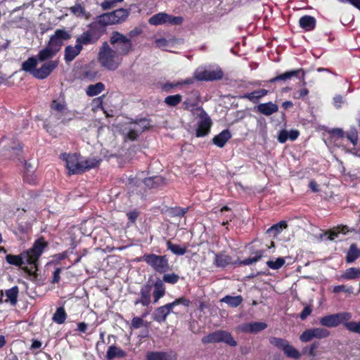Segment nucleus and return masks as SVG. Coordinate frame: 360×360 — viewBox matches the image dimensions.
<instances>
[{
    "mask_svg": "<svg viewBox=\"0 0 360 360\" xmlns=\"http://www.w3.org/2000/svg\"><path fill=\"white\" fill-rule=\"evenodd\" d=\"M342 291L347 292V293H352L353 292V288L352 286L346 288L345 285H336L333 288V292L335 293H338V292H340Z\"/></svg>",
    "mask_w": 360,
    "mask_h": 360,
    "instance_id": "60",
    "label": "nucleus"
},
{
    "mask_svg": "<svg viewBox=\"0 0 360 360\" xmlns=\"http://www.w3.org/2000/svg\"><path fill=\"white\" fill-rule=\"evenodd\" d=\"M1 144L4 148L2 155L7 159H13L18 156L22 148L21 143L16 140L3 141Z\"/></svg>",
    "mask_w": 360,
    "mask_h": 360,
    "instance_id": "14",
    "label": "nucleus"
},
{
    "mask_svg": "<svg viewBox=\"0 0 360 360\" xmlns=\"http://www.w3.org/2000/svg\"><path fill=\"white\" fill-rule=\"evenodd\" d=\"M283 351L285 353V354L290 358L298 359L301 356V354L300 353V352L297 349H296L293 346L290 345L289 342L286 344Z\"/></svg>",
    "mask_w": 360,
    "mask_h": 360,
    "instance_id": "43",
    "label": "nucleus"
},
{
    "mask_svg": "<svg viewBox=\"0 0 360 360\" xmlns=\"http://www.w3.org/2000/svg\"><path fill=\"white\" fill-rule=\"evenodd\" d=\"M67 317L66 312L65 309L63 307L57 308L56 312L54 313L52 320L53 322L62 324L65 322Z\"/></svg>",
    "mask_w": 360,
    "mask_h": 360,
    "instance_id": "42",
    "label": "nucleus"
},
{
    "mask_svg": "<svg viewBox=\"0 0 360 360\" xmlns=\"http://www.w3.org/2000/svg\"><path fill=\"white\" fill-rule=\"evenodd\" d=\"M172 311L173 309L169 303L160 307L154 311L153 314V319L158 323L164 322L165 321L167 316Z\"/></svg>",
    "mask_w": 360,
    "mask_h": 360,
    "instance_id": "22",
    "label": "nucleus"
},
{
    "mask_svg": "<svg viewBox=\"0 0 360 360\" xmlns=\"http://www.w3.org/2000/svg\"><path fill=\"white\" fill-rule=\"evenodd\" d=\"M190 303L191 302L188 300L184 297H179L178 299H176L174 302L169 303V304H171V307L173 309L175 306L179 304H182L185 307H188Z\"/></svg>",
    "mask_w": 360,
    "mask_h": 360,
    "instance_id": "58",
    "label": "nucleus"
},
{
    "mask_svg": "<svg viewBox=\"0 0 360 360\" xmlns=\"http://www.w3.org/2000/svg\"><path fill=\"white\" fill-rule=\"evenodd\" d=\"M267 324L264 322H251L241 325L240 328L241 331L248 333H257L265 330Z\"/></svg>",
    "mask_w": 360,
    "mask_h": 360,
    "instance_id": "21",
    "label": "nucleus"
},
{
    "mask_svg": "<svg viewBox=\"0 0 360 360\" xmlns=\"http://www.w3.org/2000/svg\"><path fill=\"white\" fill-rule=\"evenodd\" d=\"M224 76L222 70L219 68L199 67L194 72V78L198 81H214L221 79Z\"/></svg>",
    "mask_w": 360,
    "mask_h": 360,
    "instance_id": "9",
    "label": "nucleus"
},
{
    "mask_svg": "<svg viewBox=\"0 0 360 360\" xmlns=\"http://www.w3.org/2000/svg\"><path fill=\"white\" fill-rule=\"evenodd\" d=\"M124 0H105L101 4V7L103 10H110L114 8L117 3L122 2Z\"/></svg>",
    "mask_w": 360,
    "mask_h": 360,
    "instance_id": "56",
    "label": "nucleus"
},
{
    "mask_svg": "<svg viewBox=\"0 0 360 360\" xmlns=\"http://www.w3.org/2000/svg\"><path fill=\"white\" fill-rule=\"evenodd\" d=\"M181 99L182 96L180 94H176L167 96L165 102L169 106H176L181 101Z\"/></svg>",
    "mask_w": 360,
    "mask_h": 360,
    "instance_id": "47",
    "label": "nucleus"
},
{
    "mask_svg": "<svg viewBox=\"0 0 360 360\" xmlns=\"http://www.w3.org/2000/svg\"><path fill=\"white\" fill-rule=\"evenodd\" d=\"M125 356L126 352L115 345L110 346L106 353V358L108 360L113 359L114 358H122Z\"/></svg>",
    "mask_w": 360,
    "mask_h": 360,
    "instance_id": "33",
    "label": "nucleus"
},
{
    "mask_svg": "<svg viewBox=\"0 0 360 360\" xmlns=\"http://www.w3.org/2000/svg\"><path fill=\"white\" fill-rule=\"evenodd\" d=\"M334 105L337 108H341L342 105L345 103L343 97L340 95H336L333 98Z\"/></svg>",
    "mask_w": 360,
    "mask_h": 360,
    "instance_id": "63",
    "label": "nucleus"
},
{
    "mask_svg": "<svg viewBox=\"0 0 360 360\" xmlns=\"http://www.w3.org/2000/svg\"><path fill=\"white\" fill-rule=\"evenodd\" d=\"M59 61L58 60H50L45 62L42 65L37 68L34 77L38 79H44L47 78L51 73L58 66Z\"/></svg>",
    "mask_w": 360,
    "mask_h": 360,
    "instance_id": "16",
    "label": "nucleus"
},
{
    "mask_svg": "<svg viewBox=\"0 0 360 360\" xmlns=\"http://www.w3.org/2000/svg\"><path fill=\"white\" fill-rule=\"evenodd\" d=\"M264 252L262 250L255 252V256L253 257L246 258L240 262V264L250 265L259 261L263 256Z\"/></svg>",
    "mask_w": 360,
    "mask_h": 360,
    "instance_id": "49",
    "label": "nucleus"
},
{
    "mask_svg": "<svg viewBox=\"0 0 360 360\" xmlns=\"http://www.w3.org/2000/svg\"><path fill=\"white\" fill-rule=\"evenodd\" d=\"M64 160L66 163V167L69 170L70 174H81L82 173V162L79 155L77 154L63 155Z\"/></svg>",
    "mask_w": 360,
    "mask_h": 360,
    "instance_id": "17",
    "label": "nucleus"
},
{
    "mask_svg": "<svg viewBox=\"0 0 360 360\" xmlns=\"http://www.w3.org/2000/svg\"><path fill=\"white\" fill-rule=\"evenodd\" d=\"M351 319L352 314L350 313L340 312L323 316L319 319V323L323 326L334 328L340 324L345 326V322L349 321Z\"/></svg>",
    "mask_w": 360,
    "mask_h": 360,
    "instance_id": "10",
    "label": "nucleus"
},
{
    "mask_svg": "<svg viewBox=\"0 0 360 360\" xmlns=\"http://www.w3.org/2000/svg\"><path fill=\"white\" fill-rule=\"evenodd\" d=\"M82 49L78 45H68L65 48L64 60L66 63L72 61L77 56L79 55Z\"/></svg>",
    "mask_w": 360,
    "mask_h": 360,
    "instance_id": "25",
    "label": "nucleus"
},
{
    "mask_svg": "<svg viewBox=\"0 0 360 360\" xmlns=\"http://www.w3.org/2000/svg\"><path fill=\"white\" fill-rule=\"evenodd\" d=\"M70 37L71 35L66 30L58 29L50 37L47 45L58 53L63 45V41L70 39Z\"/></svg>",
    "mask_w": 360,
    "mask_h": 360,
    "instance_id": "13",
    "label": "nucleus"
},
{
    "mask_svg": "<svg viewBox=\"0 0 360 360\" xmlns=\"http://www.w3.org/2000/svg\"><path fill=\"white\" fill-rule=\"evenodd\" d=\"M285 261L282 257L277 258L275 261L269 260L266 262V265L271 268V269H280L284 264Z\"/></svg>",
    "mask_w": 360,
    "mask_h": 360,
    "instance_id": "53",
    "label": "nucleus"
},
{
    "mask_svg": "<svg viewBox=\"0 0 360 360\" xmlns=\"http://www.w3.org/2000/svg\"><path fill=\"white\" fill-rule=\"evenodd\" d=\"M314 338H315L312 328L304 330L300 336V340L302 342H308Z\"/></svg>",
    "mask_w": 360,
    "mask_h": 360,
    "instance_id": "54",
    "label": "nucleus"
},
{
    "mask_svg": "<svg viewBox=\"0 0 360 360\" xmlns=\"http://www.w3.org/2000/svg\"><path fill=\"white\" fill-rule=\"evenodd\" d=\"M74 113L70 110H67L64 111H51L50 120H56V121H60L59 123L63 124H68L70 121L73 120ZM58 124V123L56 124Z\"/></svg>",
    "mask_w": 360,
    "mask_h": 360,
    "instance_id": "20",
    "label": "nucleus"
},
{
    "mask_svg": "<svg viewBox=\"0 0 360 360\" xmlns=\"http://www.w3.org/2000/svg\"><path fill=\"white\" fill-rule=\"evenodd\" d=\"M268 91H252L245 96L249 100L254 103H257L259 98L266 95Z\"/></svg>",
    "mask_w": 360,
    "mask_h": 360,
    "instance_id": "55",
    "label": "nucleus"
},
{
    "mask_svg": "<svg viewBox=\"0 0 360 360\" xmlns=\"http://www.w3.org/2000/svg\"><path fill=\"white\" fill-rule=\"evenodd\" d=\"M152 285L145 284L140 290V297L134 301V304H141L143 307H148L151 303Z\"/></svg>",
    "mask_w": 360,
    "mask_h": 360,
    "instance_id": "19",
    "label": "nucleus"
},
{
    "mask_svg": "<svg viewBox=\"0 0 360 360\" xmlns=\"http://www.w3.org/2000/svg\"><path fill=\"white\" fill-rule=\"evenodd\" d=\"M99 160L95 158H91L85 160H81L82 166H85L82 167V172L86 171V169H89L91 168H94L97 167L99 164Z\"/></svg>",
    "mask_w": 360,
    "mask_h": 360,
    "instance_id": "45",
    "label": "nucleus"
},
{
    "mask_svg": "<svg viewBox=\"0 0 360 360\" xmlns=\"http://www.w3.org/2000/svg\"><path fill=\"white\" fill-rule=\"evenodd\" d=\"M139 261L145 262L155 271L160 274H165L170 269L168 259L165 255H158L153 253L145 254L139 259Z\"/></svg>",
    "mask_w": 360,
    "mask_h": 360,
    "instance_id": "5",
    "label": "nucleus"
},
{
    "mask_svg": "<svg viewBox=\"0 0 360 360\" xmlns=\"http://www.w3.org/2000/svg\"><path fill=\"white\" fill-rule=\"evenodd\" d=\"M300 26L306 31H311L316 26V19L310 15H304L299 20Z\"/></svg>",
    "mask_w": 360,
    "mask_h": 360,
    "instance_id": "32",
    "label": "nucleus"
},
{
    "mask_svg": "<svg viewBox=\"0 0 360 360\" xmlns=\"http://www.w3.org/2000/svg\"><path fill=\"white\" fill-rule=\"evenodd\" d=\"M179 280V276L175 273L172 274H165L162 280L158 279L153 286H154V291H153V302L157 303L158 300L162 297L165 294V287L163 283V282H165L169 284H175Z\"/></svg>",
    "mask_w": 360,
    "mask_h": 360,
    "instance_id": "7",
    "label": "nucleus"
},
{
    "mask_svg": "<svg viewBox=\"0 0 360 360\" xmlns=\"http://www.w3.org/2000/svg\"><path fill=\"white\" fill-rule=\"evenodd\" d=\"M194 79L188 78L185 80H181L177 82H160L158 84V88H161L163 90H169L174 88H181L183 84H191L193 83Z\"/></svg>",
    "mask_w": 360,
    "mask_h": 360,
    "instance_id": "24",
    "label": "nucleus"
},
{
    "mask_svg": "<svg viewBox=\"0 0 360 360\" xmlns=\"http://www.w3.org/2000/svg\"><path fill=\"white\" fill-rule=\"evenodd\" d=\"M100 34L96 33V32L91 28L82 32L76 38V44L83 49L84 46L96 44L100 39Z\"/></svg>",
    "mask_w": 360,
    "mask_h": 360,
    "instance_id": "15",
    "label": "nucleus"
},
{
    "mask_svg": "<svg viewBox=\"0 0 360 360\" xmlns=\"http://www.w3.org/2000/svg\"><path fill=\"white\" fill-rule=\"evenodd\" d=\"M203 343L225 342L230 346L235 347L237 345L231 333L224 330H217L202 339Z\"/></svg>",
    "mask_w": 360,
    "mask_h": 360,
    "instance_id": "11",
    "label": "nucleus"
},
{
    "mask_svg": "<svg viewBox=\"0 0 360 360\" xmlns=\"http://www.w3.org/2000/svg\"><path fill=\"white\" fill-rule=\"evenodd\" d=\"M145 185L148 188H155L165 184V179L161 176H154L141 179L140 177H130L128 179L129 189Z\"/></svg>",
    "mask_w": 360,
    "mask_h": 360,
    "instance_id": "8",
    "label": "nucleus"
},
{
    "mask_svg": "<svg viewBox=\"0 0 360 360\" xmlns=\"http://www.w3.org/2000/svg\"><path fill=\"white\" fill-rule=\"evenodd\" d=\"M314 338L316 339H323L328 338L330 335L328 330L324 328H313Z\"/></svg>",
    "mask_w": 360,
    "mask_h": 360,
    "instance_id": "46",
    "label": "nucleus"
},
{
    "mask_svg": "<svg viewBox=\"0 0 360 360\" xmlns=\"http://www.w3.org/2000/svg\"><path fill=\"white\" fill-rule=\"evenodd\" d=\"M38 61L37 57H30L22 63L21 70L30 73L34 77Z\"/></svg>",
    "mask_w": 360,
    "mask_h": 360,
    "instance_id": "27",
    "label": "nucleus"
},
{
    "mask_svg": "<svg viewBox=\"0 0 360 360\" xmlns=\"http://www.w3.org/2000/svg\"><path fill=\"white\" fill-rule=\"evenodd\" d=\"M329 133L333 136H337L338 138H343L345 136V132L340 128L333 129L329 131Z\"/></svg>",
    "mask_w": 360,
    "mask_h": 360,
    "instance_id": "62",
    "label": "nucleus"
},
{
    "mask_svg": "<svg viewBox=\"0 0 360 360\" xmlns=\"http://www.w3.org/2000/svg\"><path fill=\"white\" fill-rule=\"evenodd\" d=\"M110 42L120 57L127 55L132 51L131 39L118 32L112 33Z\"/></svg>",
    "mask_w": 360,
    "mask_h": 360,
    "instance_id": "6",
    "label": "nucleus"
},
{
    "mask_svg": "<svg viewBox=\"0 0 360 360\" xmlns=\"http://www.w3.org/2000/svg\"><path fill=\"white\" fill-rule=\"evenodd\" d=\"M346 136L349 141L353 144V146H356L358 142V132L355 127H352L346 133Z\"/></svg>",
    "mask_w": 360,
    "mask_h": 360,
    "instance_id": "52",
    "label": "nucleus"
},
{
    "mask_svg": "<svg viewBox=\"0 0 360 360\" xmlns=\"http://www.w3.org/2000/svg\"><path fill=\"white\" fill-rule=\"evenodd\" d=\"M177 353L172 350L150 352L146 355L147 360H177Z\"/></svg>",
    "mask_w": 360,
    "mask_h": 360,
    "instance_id": "18",
    "label": "nucleus"
},
{
    "mask_svg": "<svg viewBox=\"0 0 360 360\" xmlns=\"http://www.w3.org/2000/svg\"><path fill=\"white\" fill-rule=\"evenodd\" d=\"M184 21V19L181 16H172L166 13L162 12L151 16L148 22L153 25H159L162 24L169 25H181Z\"/></svg>",
    "mask_w": 360,
    "mask_h": 360,
    "instance_id": "12",
    "label": "nucleus"
},
{
    "mask_svg": "<svg viewBox=\"0 0 360 360\" xmlns=\"http://www.w3.org/2000/svg\"><path fill=\"white\" fill-rule=\"evenodd\" d=\"M287 227V223L281 221L278 224L273 225L267 230L268 233H272L274 236L280 233L284 229Z\"/></svg>",
    "mask_w": 360,
    "mask_h": 360,
    "instance_id": "44",
    "label": "nucleus"
},
{
    "mask_svg": "<svg viewBox=\"0 0 360 360\" xmlns=\"http://www.w3.org/2000/svg\"><path fill=\"white\" fill-rule=\"evenodd\" d=\"M192 115L195 119H198L195 130L197 137H203L207 136L212 126V120L205 111L200 107L193 108L191 110Z\"/></svg>",
    "mask_w": 360,
    "mask_h": 360,
    "instance_id": "4",
    "label": "nucleus"
},
{
    "mask_svg": "<svg viewBox=\"0 0 360 360\" xmlns=\"http://www.w3.org/2000/svg\"><path fill=\"white\" fill-rule=\"evenodd\" d=\"M112 15V22L114 24L120 23L126 20L129 15V11L127 9L120 8L111 12Z\"/></svg>",
    "mask_w": 360,
    "mask_h": 360,
    "instance_id": "34",
    "label": "nucleus"
},
{
    "mask_svg": "<svg viewBox=\"0 0 360 360\" xmlns=\"http://www.w3.org/2000/svg\"><path fill=\"white\" fill-rule=\"evenodd\" d=\"M51 111H64L67 110V103L65 96L61 93L58 98L54 99L51 104Z\"/></svg>",
    "mask_w": 360,
    "mask_h": 360,
    "instance_id": "30",
    "label": "nucleus"
},
{
    "mask_svg": "<svg viewBox=\"0 0 360 360\" xmlns=\"http://www.w3.org/2000/svg\"><path fill=\"white\" fill-rule=\"evenodd\" d=\"M345 327L350 332L360 334V321L355 322L346 321L345 322Z\"/></svg>",
    "mask_w": 360,
    "mask_h": 360,
    "instance_id": "51",
    "label": "nucleus"
},
{
    "mask_svg": "<svg viewBox=\"0 0 360 360\" xmlns=\"http://www.w3.org/2000/svg\"><path fill=\"white\" fill-rule=\"evenodd\" d=\"M299 134L300 132L297 130H281L278 134V141L281 143H284L288 139L295 141L297 139Z\"/></svg>",
    "mask_w": 360,
    "mask_h": 360,
    "instance_id": "31",
    "label": "nucleus"
},
{
    "mask_svg": "<svg viewBox=\"0 0 360 360\" xmlns=\"http://www.w3.org/2000/svg\"><path fill=\"white\" fill-rule=\"evenodd\" d=\"M46 245V242L43 238H39L34 242L32 248L19 255H7L6 260L8 264L17 266H21L22 264H27L36 267L38 259Z\"/></svg>",
    "mask_w": 360,
    "mask_h": 360,
    "instance_id": "1",
    "label": "nucleus"
},
{
    "mask_svg": "<svg viewBox=\"0 0 360 360\" xmlns=\"http://www.w3.org/2000/svg\"><path fill=\"white\" fill-rule=\"evenodd\" d=\"M166 244L167 249L174 255H184L186 252L187 248L186 246L181 247L179 245L172 243L170 240H167Z\"/></svg>",
    "mask_w": 360,
    "mask_h": 360,
    "instance_id": "41",
    "label": "nucleus"
},
{
    "mask_svg": "<svg viewBox=\"0 0 360 360\" xmlns=\"http://www.w3.org/2000/svg\"><path fill=\"white\" fill-rule=\"evenodd\" d=\"M112 15L111 12L105 13L100 15L96 16L95 18V21L88 25L89 27L93 28L95 27L96 24L100 25L101 26H107L110 25H114L112 22Z\"/></svg>",
    "mask_w": 360,
    "mask_h": 360,
    "instance_id": "23",
    "label": "nucleus"
},
{
    "mask_svg": "<svg viewBox=\"0 0 360 360\" xmlns=\"http://www.w3.org/2000/svg\"><path fill=\"white\" fill-rule=\"evenodd\" d=\"M144 326V321L142 318L135 316L131 320V328L134 329L139 328Z\"/></svg>",
    "mask_w": 360,
    "mask_h": 360,
    "instance_id": "59",
    "label": "nucleus"
},
{
    "mask_svg": "<svg viewBox=\"0 0 360 360\" xmlns=\"http://www.w3.org/2000/svg\"><path fill=\"white\" fill-rule=\"evenodd\" d=\"M269 342L272 345L278 347V349H281L282 350L284 349L285 346L288 342V341H287L285 339L276 337L270 338Z\"/></svg>",
    "mask_w": 360,
    "mask_h": 360,
    "instance_id": "50",
    "label": "nucleus"
},
{
    "mask_svg": "<svg viewBox=\"0 0 360 360\" xmlns=\"http://www.w3.org/2000/svg\"><path fill=\"white\" fill-rule=\"evenodd\" d=\"M360 255V251H359L357 246L355 243H352L347 253L346 261L347 263L354 262Z\"/></svg>",
    "mask_w": 360,
    "mask_h": 360,
    "instance_id": "39",
    "label": "nucleus"
},
{
    "mask_svg": "<svg viewBox=\"0 0 360 360\" xmlns=\"http://www.w3.org/2000/svg\"><path fill=\"white\" fill-rule=\"evenodd\" d=\"M58 53L52 48L46 45V47L40 50L37 55V58L40 62H45L53 58Z\"/></svg>",
    "mask_w": 360,
    "mask_h": 360,
    "instance_id": "29",
    "label": "nucleus"
},
{
    "mask_svg": "<svg viewBox=\"0 0 360 360\" xmlns=\"http://www.w3.org/2000/svg\"><path fill=\"white\" fill-rule=\"evenodd\" d=\"M360 278V269L356 267H351L341 275V278L346 280H352Z\"/></svg>",
    "mask_w": 360,
    "mask_h": 360,
    "instance_id": "37",
    "label": "nucleus"
},
{
    "mask_svg": "<svg viewBox=\"0 0 360 360\" xmlns=\"http://www.w3.org/2000/svg\"><path fill=\"white\" fill-rule=\"evenodd\" d=\"M5 295L7 297L5 302H10L12 305H15L18 295V288L17 286H14L6 290Z\"/></svg>",
    "mask_w": 360,
    "mask_h": 360,
    "instance_id": "38",
    "label": "nucleus"
},
{
    "mask_svg": "<svg viewBox=\"0 0 360 360\" xmlns=\"http://www.w3.org/2000/svg\"><path fill=\"white\" fill-rule=\"evenodd\" d=\"M128 129H129V131L127 134V138L131 141L136 140L140 134L136 129H134L131 126H129Z\"/></svg>",
    "mask_w": 360,
    "mask_h": 360,
    "instance_id": "61",
    "label": "nucleus"
},
{
    "mask_svg": "<svg viewBox=\"0 0 360 360\" xmlns=\"http://www.w3.org/2000/svg\"><path fill=\"white\" fill-rule=\"evenodd\" d=\"M307 71L303 68L289 70L269 80L270 82H278L287 89L302 88L305 86Z\"/></svg>",
    "mask_w": 360,
    "mask_h": 360,
    "instance_id": "2",
    "label": "nucleus"
},
{
    "mask_svg": "<svg viewBox=\"0 0 360 360\" xmlns=\"http://www.w3.org/2000/svg\"><path fill=\"white\" fill-rule=\"evenodd\" d=\"M220 301L227 304L231 307H237L243 302V299L241 295H226Z\"/></svg>",
    "mask_w": 360,
    "mask_h": 360,
    "instance_id": "35",
    "label": "nucleus"
},
{
    "mask_svg": "<svg viewBox=\"0 0 360 360\" xmlns=\"http://www.w3.org/2000/svg\"><path fill=\"white\" fill-rule=\"evenodd\" d=\"M72 12L77 15H85L88 18V15L86 14L85 9L80 5L77 4L71 8Z\"/></svg>",
    "mask_w": 360,
    "mask_h": 360,
    "instance_id": "57",
    "label": "nucleus"
},
{
    "mask_svg": "<svg viewBox=\"0 0 360 360\" xmlns=\"http://www.w3.org/2000/svg\"><path fill=\"white\" fill-rule=\"evenodd\" d=\"M98 60L102 67L109 70H115L120 65L122 58L105 41L100 48Z\"/></svg>",
    "mask_w": 360,
    "mask_h": 360,
    "instance_id": "3",
    "label": "nucleus"
},
{
    "mask_svg": "<svg viewBox=\"0 0 360 360\" xmlns=\"http://www.w3.org/2000/svg\"><path fill=\"white\" fill-rule=\"evenodd\" d=\"M257 110L262 115L269 116L274 112H276L278 110V107L276 104L269 102L258 105L257 107Z\"/></svg>",
    "mask_w": 360,
    "mask_h": 360,
    "instance_id": "26",
    "label": "nucleus"
},
{
    "mask_svg": "<svg viewBox=\"0 0 360 360\" xmlns=\"http://www.w3.org/2000/svg\"><path fill=\"white\" fill-rule=\"evenodd\" d=\"M232 263L231 257L229 255L220 253L215 254L214 264L219 267H225Z\"/></svg>",
    "mask_w": 360,
    "mask_h": 360,
    "instance_id": "36",
    "label": "nucleus"
},
{
    "mask_svg": "<svg viewBox=\"0 0 360 360\" xmlns=\"http://www.w3.org/2000/svg\"><path fill=\"white\" fill-rule=\"evenodd\" d=\"M348 227L347 226H338L335 230H332L329 231L328 238L330 240H333L338 236L339 233H346L349 232Z\"/></svg>",
    "mask_w": 360,
    "mask_h": 360,
    "instance_id": "48",
    "label": "nucleus"
},
{
    "mask_svg": "<svg viewBox=\"0 0 360 360\" xmlns=\"http://www.w3.org/2000/svg\"><path fill=\"white\" fill-rule=\"evenodd\" d=\"M231 138V132L229 129H224L218 135L215 136L213 139V143L219 148L224 146L226 143Z\"/></svg>",
    "mask_w": 360,
    "mask_h": 360,
    "instance_id": "28",
    "label": "nucleus"
},
{
    "mask_svg": "<svg viewBox=\"0 0 360 360\" xmlns=\"http://www.w3.org/2000/svg\"><path fill=\"white\" fill-rule=\"evenodd\" d=\"M104 96H105L103 95V96H98L93 100L92 105H93L94 108H102Z\"/></svg>",
    "mask_w": 360,
    "mask_h": 360,
    "instance_id": "64",
    "label": "nucleus"
},
{
    "mask_svg": "<svg viewBox=\"0 0 360 360\" xmlns=\"http://www.w3.org/2000/svg\"><path fill=\"white\" fill-rule=\"evenodd\" d=\"M130 126L141 134L150 127V123L147 119H140L134 122H131Z\"/></svg>",
    "mask_w": 360,
    "mask_h": 360,
    "instance_id": "40",
    "label": "nucleus"
}]
</instances>
